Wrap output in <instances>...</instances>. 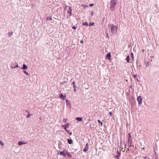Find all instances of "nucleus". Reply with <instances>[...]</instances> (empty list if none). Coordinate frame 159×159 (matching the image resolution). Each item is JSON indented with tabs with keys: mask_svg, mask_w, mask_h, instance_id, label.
<instances>
[{
	"mask_svg": "<svg viewBox=\"0 0 159 159\" xmlns=\"http://www.w3.org/2000/svg\"><path fill=\"white\" fill-rule=\"evenodd\" d=\"M72 140L71 139H68V142L70 144H71L72 143Z\"/></svg>",
	"mask_w": 159,
	"mask_h": 159,
	"instance_id": "nucleus-18",
	"label": "nucleus"
},
{
	"mask_svg": "<svg viewBox=\"0 0 159 159\" xmlns=\"http://www.w3.org/2000/svg\"><path fill=\"white\" fill-rule=\"evenodd\" d=\"M133 77L134 78H135L136 77V75H133Z\"/></svg>",
	"mask_w": 159,
	"mask_h": 159,
	"instance_id": "nucleus-29",
	"label": "nucleus"
},
{
	"mask_svg": "<svg viewBox=\"0 0 159 159\" xmlns=\"http://www.w3.org/2000/svg\"><path fill=\"white\" fill-rule=\"evenodd\" d=\"M0 143L2 146L4 145V143L1 141H0Z\"/></svg>",
	"mask_w": 159,
	"mask_h": 159,
	"instance_id": "nucleus-24",
	"label": "nucleus"
},
{
	"mask_svg": "<svg viewBox=\"0 0 159 159\" xmlns=\"http://www.w3.org/2000/svg\"><path fill=\"white\" fill-rule=\"evenodd\" d=\"M66 9L67 11V12L71 15L72 10L71 7L70 6H67L66 7Z\"/></svg>",
	"mask_w": 159,
	"mask_h": 159,
	"instance_id": "nucleus-5",
	"label": "nucleus"
},
{
	"mask_svg": "<svg viewBox=\"0 0 159 159\" xmlns=\"http://www.w3.org/2000/svg\"><path fill=\"white\" fill-rule=\"evenodd\" d=\"M67 120L66 119H64L63 120V121L65 122H66V121H67Z\"/></svg>",
	"mask_w": 159,
	"mask_h": 159,
	"instance_id": "nucleus-26",
	"label": "nucleus"
},
{
	"mask_svg": "<svg viewBox=\"0 0 159 159\" xmlns=\"http://www.w3.org/2000/svg\"><path fill=\"white\" fill-rule=\"evenodd\" d=\"M137 100L139 105H141L142 103V98L141 96H139L137 98Z\"/></svg>",
	"mask_w": 159,
	"mask_h": 159,
	"instance_id": "nucleus-4",
	"label": "nucleus"
},
{
	"mask_svg": "<svg viewBox=\"0 0 159 159\" xmlns=\"http://www.w3.org/2000/svg\"><path fill=\"white\" fill-rule=\"evenodd\" d=\"M131 136L132 135L130 133H129L128 134V143H129L130 145H131L132 142Z\"/></svg>",
	"mask_w": 159,
	"mask_h": 159,
	"instance_id": "nucleus-3",
	"label": "nucleus"
},
{
	"mask_svg": "<svg viewBox=\"0 0 159 159\" xmlns=\"http://www.w3.org/2000/svg\"><path fill=\"white\" fill-rule=\"evenodd\" d=\"M66 151L64 150L63 152H60V155L64 157H65L66 156Z\"/></svg>",
	"mask_w": 159,
	"mask_h": 159,
	"instance_id": "nucleus-7",
	"label": "nucleus"
},
{
	"mask_svg": "<svg viewBox=\"0 0 159 159\" xmlns=\"http://www.w3.org/2000/svg\"><path fill=\"white\" fill-rule=\"evenodd\" d=\"M109 113L110 114V116H111L112 115V113L111 112H110Z\"/></svg>",
	"mask_w": 159,
	"mask_h": 159,
	"instance_id": "nucleus-30",
	"label": "nucleus"
},
{
	"mask_svg": "<svg viewBox=\"0 0 159 159\" xmlns=\"http://www.w3.org/2000/svg\"><path fill=\"white\" fill-rule=\"evenodd\" d=\"M69 123H66L65 125H62V126L64 128L65 130L67 132H69V131H68V130L67 129V128L68 127V125H69Z\"/></svg>",
	"mask_w": 159,
	"mask_h": 159,
	"instance_id": "nucleus-6",
	"label": "nucleus"
},
{
	"mask_svg": "<svg viewBox=\"0 0 159 159\" xmlns=\"http://www.w3.org/2000/svg\"><path fill=\"white\" fill-rule=\"evenodd\" d=\"M52 17L51 16H49L46 18V20H52Z\"/></svg>",
	"mask_w": 159,
	"mask_h": 159,
	"instance_id": "nucleus-17",
	"label": "nucleus"
},
{
	"mask_svg": "<svg viewBox=\"0 0 159 159\" xmlns=\"http://www.w3.org/2000/svg\"><path fill=\"white\" fill-rule=\"evenodd\" d=\"M67 101H68V100H67V99H66V103H67Z\"/></svg>",
	"mask_w": 159,
	"mask_h": 159,
	"instance_id": "nucleus-38",
	"label": "nucleus"
},
{
	"mask_svg": "<svg viewBox=\"0 0 159 159\" xmlns=\"http://www.w3.org/2000/svg\"><path fill=\"white\" fill-rule=\"evenodd\" d=\"M144 159H147V157L145 156V157H144Z\"/></svg>",
	"mask_w": 159,
	"mask_h": 159,
	"instance_id": "nucleus-34",
	"label": "nucleus"
},
{
	"mask_svg": "<svg viewBox=\"0 0 159 159\" xmlns=\"http://www.w3.org/2000/svg\"><path fill=\"white\" fill-rule=\"evenodd\" d=\"M89 144L88 143H87L85 145V148L83 149V151L84 152H86L88 151L89 148Z\"/></svg>",
	"mask_w": 159,
	"mask_h": 159,
	"instance_id": "nucleus-8",
	"label": "nucleus"
},
{
	"mask_svg": "<svg viewBox=\"0 0 159 159\" xmlns=\"http://www.w3.org/2000/svg\"><path fill=\"white\" fill-rule=\"evenodd\" d=\"M107 37L109 38V37L108 35V33H107Z\"/></svg>",
	"mask_w": 159,
	"mask_h": 159,
	"instance_id": "nucleus-31",
	"label": "nucleus"
},
{
	"mask_svg": "<svg viewBox=\"0 0 159 159\" xmlns=\"http://www.w3.org/2000/svg\"><path fill=\"white\" fill-rule=\"evenodd\" d=\"M93 5V4H89V6L92 7Z\"/></svg>",
	"mask_w": 159,
	"mask_h": 159,
	"instance_id": "nucleus-28",
	"label": "nucleus"
},
{
	"mask_svg": "<svg viewBox=\"0 0 159 159\" xmlns=\"http://www.w3.org/2000/svg\"><path fill=\"white\" fill-rule=\"evenodd\" d=\"M117 0H111L110 9L111 11H113L116 6Z\"/></svg>",
	"mask_w": 159,
	"mask_h": 159,
	"instance_id": "nucleus-1",
	"label": "nucleus"
},
{
	"mask_svg": "<svg viewBox=\"0 0 159 159\" xmlns=\"http://www.w3.org/2000/svg\"><path fill=\"white\" fill-rule=\"evenodd\" d=\"M69 157H71V155L69 154L68 155Z\"/></svg>",
	"mask_w": 159,
	"mask_h": 159,
	"instance_id": "nucleus-37",
	"label": "nucleus"
},
{
	"mask_svg": "<svg viewBox=\"0 0 159 159\" xmlns=\"http://www.w3.org/2000/svg\"><path fill=\"white\" fill-rule=\"evenodd\" d=\"M23 72L25 73L27 75H29V73L26 71V70H24L23 71Z\"/></svg>",
	"mask_w": 159,
	"mask_h": 159,
	"instance_id": "nucleus-20",
	"label": "nucleus"
},
{
	"mask_svg": "<svg viewBox=\"0 0 159 159\" xmlns=\"http://www.w3.org/2000/svg\"><path fill=\"white\" fill-rule=\"evenodd\" d=\"M94 25V22L90 23L89 24V26H90Z\"/></svg>",
	"mask_w": 159,
	"mask_h": 159,
	"instance_id": "nucleus-21",
	"label": "nucleus"
},
{
	"mask_svg": "<svg viewBox=\"0 0 159 159\" xmlns=\"http://www.w3.org/2000/svg\"><path fill=\"white\" fill-rule=\"evenodd\" d=\"M17 67H18V65H16V66H15L14 67H13V68H15Z\"/></svg>",
	"mask_w": 159,
	"mask_h": 159,
	"instance_id": "nucleus-32",
	"label": "nucleus"
},
{
	"mask_svg": "<svg viewBox=\"0 0 159 159\" xmlns=\"http://www.w3.org/2000/svg\"><path fill=\"white\" fill-rule=\"evenodd\" d=\"M75 119L78 121H82V118L80 117H77L75 118Z\"/></svg>",
	"mask_w": 159,
	"mask_h": 159,
	"instance_id": "nucleus-12",
	"label": "nucleus"
},
{
	"mask_svg": "<svg viewBox=\"0 0 159 159\" xmlns=\"http://www.w3.org/2000/svg\"><path fill=\"white\" fill-rule=\"evenodd\" d=\"M28 68V67L26 66L25 64H24L23 65V66L21 68V69H26L27 70Z\"/></svg>",
	"mask_w": 159,
	"mask_h": 159,
	"instance_id": "nucleus-13",
	"label": "nucleus"
},
{
	"mask_svg": "<svg viewBox=\"0 0 159 159\" xmlns=\"http://www.w3.org/2000/svg\"><path fill=\"white\" fill-rule=\"evenodd\" d=\"M111 55L110 53H108L106 56V58L107 59L111 60Z\"/></svg>",
	"mask_w": 159,
	"mask_h": 159,
	"instance_id": "nucleus-10",
	"label": "nucleus"
},
{
	"mask_svg": "<svg viewBox=\"0 0 159 159\" xmlns=\"http://www.w3.org/2000/svg\"><path fill=\"white\" fill-rule=\"evenodd\" d=\"M72 84H73V85H75V82L74 81H73V82H72Z\"/></svg>",
	"mask_w": 159,
	"mask_h": 159,
	"instance_id": "nucleus-35",
	"label": "nucleus"
},
{
	"mask_svg": "<svg viewBox=\"0 0 159 159\" xmlns=\"http://www.w3.org/2000/svg\"><path fill=\"white\" fill-rule=\"evenodd\" d=\"M80 43H84V41L83 40H81V41H80Z\"/></svg>",
	"mask_w": 159,
	"mask_h": 159,
	"instance_id": "nucleus-33",
	"label": "nucleus"
},
{
	"mask_svg": "<svg viewBox=\"0 0 159 159\" xmlns=\"http://www.w3.org/2000/svg\"><path fill=\"white\" fill-rule=\"evenodd\" d=\"M82 25H86L88 26L89 25L88 23L87 22H85L82 23Z\"/></svg>",
	"mask_w": 159,
	"mask_h": 159,
	"instance_id": "nucleus-16",
	"label": "nucleus"
},
{
	"mask_svg": "<svg viewBox=\"0 0 159 159\" xmlns=\"http://www.w3.org/2000/svg\"><path fill=\"white\" fill-rule=\"evenodd\" d=\"M72 28L73 29H74V30H75L77 28V27H75V26H74L72 27Z\"/></svg>",
	"mask_w": 159,
	"mask_h": 159,
	"instance_id": "nucleus-27",
	"label": "nucleus"
},
{
	"mask_svg": "<svg viewBox=\"0 0 159 159\" xmlns=\"http://www.w3.org/2000/svg\"><path fill=\"white\" fill-rule=\"evenodd\" d=\"M32 115V114H29L27 116H26L27 118L31 116Z\"/></svg>",
	"mask_w": 159,
	"mask_h": 159,
	"instance_id": "nucleus-23",
	"label": "nucleus"
},
{
	"mask_svg": "<svg viewBox=\"0 0 159 159\" xmlns=\"http://www.w3.org/2000/svg\"><path fill=\"white\" fill-rule=\"evenodd\" d=\"M26 143V142H23L22 141H20L18 142V145H22L23 144H25Z\"/></svg>",
	"mask_w": 159,
	"mask_h": 159,
	"instance_id": "nucleus-14",
	"label": "nucleus"
},
{
	"mask_svg": "<svg viewBox=\"0 0 159 159\" xmlns=\"http://www.w3.org/2000/svg\"><path fill=\"white\" fill-rule=\"evenodd\" d=\"M73 88H74V91L76 92V87L75 85H73Z\"/></svg>",
	"mask_w": 159,
	"mask_h": 159,
	"instance_id": "nucleus-22",
	"label": "nucleus"
},
{
	"mask_svg": "<svg viewBox=\"0 0 159 159\" xmlns=\"http://www.w3.org/2000/svg\"><path fill=\"white\" fill-rule=\"evenodd\" d=\"M126 60L127 63H129V62L130 58L129 55L126 58Z\"/></svg>",
	"mask_w": 159,
	"mask_h": 159,
	"instance_id": "nucleus-15",
	"label": "nucleus"
},
{
	"mask_svg": "<svg viewBox=\"0 0 159 159\" xmlns=\"http://www.w3.org/2000/svg\"><path fill=\"white\" fill-rule=\"evenodd\" d=\"M117 155L115 156V157L117 159H118L119 158V157L120 155V153L118 151H117Z\"/></svg>",
	"mask_w": 159,
	"mask_h": 159,
	"instance_id": "nucleus-11",
	"label": "nucleus"
},
{
	"mask_svg": "<svg viewBox=\"0 0 159 159\" xmlns=\"http://www.w3.org/2000/svg\"><path fill=\"white\" fill-rule=\"evenodd\" d=\"M131 57L132 58V59H133V58H134V54H133V53H131Z\"/></svg>",
	"mask_w": 159,
	"mask_h": 159,
	"instance_id": "nucleus-25",
	"label": "nucleus"
},
{
	"mask_svg": "<svg viewBox=\"0 0 159 159\" xmlns=\"http://www.w3.org/2000/svg\"><path fill=\"white\" fill-rule=\"evenodd\" d=\"M148 159H149V158H148Z\"/></svg>",
	"mask_w": 159,
	"mask_h": 159,
	"instance_id": "nucleus-39",
	"label": "nucleus"
},
{
	"mask_svg": "<svg viewBox=\"0 0 159 159\" xmlns=\"http://www.w3.org/2000/svg\"><path fill=\"white\" fill-rule=\"evenodd\" d=\"M91 14L92 15H93V12H91Z\"/></svg>",
	"mask_w": 159,
	"mask_h": 159,
	"instance_id": "nucleus-36",
	"label": "nucleus"
},
{
	"mask_svg": "<svg viewBox=\"0 0 159 159\" xmlns=\"http://www.w3.org/2000/svg\"><path fill=\"white\" fill-rule=\"evenodd\" d=\"M60 98H61L62 99L64 100L66 98V96L65 95H63L62 93H60Z\"/></svg>",
	"mask_w": 159,
	"mask_h": 159,
	"instance_id": "nucleus-9",
	"label": "nucleus"
},
{
	"mask_svg": "<svg viewBox=\"0 0 159 159\" xmlns=\"http://www.w3.org/2000/svg\"><path fill=\"white\" fill-rule=\"evenodd\" d=\"M111 33L114 34H116L117 31L118 26L113 25H111Z\"/></svg>",
	"mask_w": 159,
	"mask_h": 159,
	"instance_id": "nucleus-2",
	"label": "nucleus"
},
{
	"mask_svg": "<svg viewBox=\"0 0 159 159\" xmlns=\"http://www.w3.org/2000/svg\"><path fill=\"white\" fill-rule=\"evenodd\" d=\"M98 122L99 123H100V124H101V126H102V125H103V123H102V122H101V121L100 120H98Z\"/></svg>",
	"mask_w": 159,
	"mask_h": 159,
	"instance_id": "nucleus-19",
	"label": "nucleus"
}]
</instances>
